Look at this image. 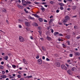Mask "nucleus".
<instances>
[{"mask_svg":"<svg viewBox=\"0 0 80 80\" xmlns=\"http://www.w3.org/2000/svg\"><path fill=\"white\" fill-rule=\"evenodd\" d=\"M19 39L20 42H25V39L23 38L22 36H20L19 37Z\"/></svg>","mask_w":80,"mask_h":80,"instance_id":"1","label":"nucleus"},{"mask_svg":"<svg viewBox=\"0 0 80 80\" xmlns=\"http://www.w3.org/2000/svg\"><path fill=\"white\" fill-rule=\"evenodd\" d=\"M61 68L62 70H67V68L64 64L61 65Z\"/></svg>","mask_w":80,"mask_h":80,"instance_id":"2","label":"nucleus"},{"mask_svg":"<svg viewBox=\"0 0 80 80\" xmlns=\"http://www.w3.org/2000/svg\"><path fill=\"white\" fill-rule=\"evenodd\" d=\"M38 62L39 64H42V61L41 59H39L38 60Z\"/></svg>","mask_w":80,"mask_h":80,"instance_id":"3","label":"nucleus"},{"mask_svg":"<svg viewBox=\"0 0 80 80\" xmlns=\"http://www.w3.org/2000/svg\"><path fill=\"white\" fill-rule=\"evenodd\" d=\"M25 25L27 27H30V23L28 22H25Z\"/></svg>","mask_w":80,"mask_h":80,"instance_id":"4","label":"nucleus"},{"mask_svg":"<svg viewBox=\"0 0 80 80\" xmlns=\"http://www.w3.org/2000/svg\"><path fill=\"white\" fill-rule=\"evenodd\" d=\"M47 40H48V41H51V40H52V38H51V37H49L48 36H47Z\"/></svg>","mask_w":80,"mask_h":80,"instance_id":"5","label":"nucleus"},{"mask_svg":"<svg viewBox=\"0 0 80 80\" xmlns=\"http://www.w3.org/2000/svg\"><path fill=\"white\" fill-rule=\"evenodd\" d=\"M66 20H70V17L68 16H67L65 17Z\"/></svg>","mask_w":80,"mask_h":80,"instance_id":"6","label":"nucleus"},{"mask_svg":"<svg viewBox=\"0 0 80 80\" xmlns=\"http://www.w3.org/2000/svg\"><path fill=\"white\" fill-rule=\"evenodd\" d=\"M67 72L69 75H72V72L71 70H68L67 71Z\"/></svg>","mask_w":80,"mask_h":80,"instance_id":"7","label":"nucleus"},{"mask_svg":"<svg viewBox=\"0 0 80 80\" xmlns=\"http://www.w3.org/2000/svg\"><path fill=\"white\" fill-rule=\"evenodd\" d=\"M72 70L74 72H76L77 71V68L75 67L72 68Z\"/></svg>","mask_w":80,"mask_h":80,"instance_id":"8","label":"nucleus"},{"mask_svg":"<svg viewBox=\"0 0 80 80\" xmlns=\"http://www.w3.org/2000/svg\"><path fill=\"white\" fill-rule=\"evenodd\" d=\"M75 55L77 56H80V52H76L75 53Z\"/></svg>","mask_w":80,"mask_h":80,"instance_id":"9","label":"nucleus"},{"mask_svg":"<svg viewBox=\"0 0 80 80\" xmlns=\"http://www.w3.org/2000/svg\"><path fill=\"white\" fill-rule=\"evenodd\" d=\"M53 21H55V19L53 18H52L51 19H50V21L49 22V23H51V22H53Z\"/></svg>","mask_w":80,"mask_h":80,"instance_id":"10","label":"nucleus"},{"mask_svg":"<svg viewBox=\"0 0 80 80\" xmlns=\"http://www.w3.org/2000/svg\"><path fill=\"white\" fill-rule=\"evenodd\" d=\"M4 58V59L5 60H8V56H6Z\"/></svg>","mask_w":80,"mask_h":80,"instance_id":"11","label":"nucleus"},{"mask_svg":"<svg viewBox=\"0 0 80 80\" xmlns=\"http://www.w3.org/2000/svg\"><path fill=\"white\" fill-rule=\"evenodd\" d=\"M41 7L42 8H41V10H42V12H45V8H43V7L42 6H41Z\"/></svg>","mask_w":80,"mask_h":80,"instance_id":"12","label":"nucleus"},{"mask_svg":"<svg viewBox=\"0 0 80 80\" xmlns=\"http://www.w3.org/2000/svg\"><path fill=\"white\" fill-rule=\"evenodd\" d=\"M56 65L57 67H60V63L59 62H57L56 63Z\"/></svg>","mask_w":80,"mask_h":80,"instance_id":"13","label":"nucleus"},{"mask_svg":"<svg viewBox=\"0 0 80 80\" xmlns=\"http://www.w3.org/2000/svg\"><path fill=\"white\" fill-rule=\"evenodd\" d=\"M1 77L3 78H7V76H6V75H2L1 76Z\"/></svg>","mask_w":80,"mask_h":80,"instance_id":"14","label":"nucleus"},{"mask_svg":"<svg viewBox=\"0 0 80 80\" xmlns=\"http://www.w3.org/2000/svg\"><path fill=\"white\" fill-rule=\"evenodd\" d=\"M33 25L34 26H35V27H37V26H38V24H37V23H35V22H34L33 23Z\"/></svg>","mask_w":80,"mask_h":80,"instance_id":"15","label":"nucleus"},{"mask_svg":"<svg viewBox=\"0 0 80 80\" xmlns=\"http://www.w3.org/2000/svg\"><path fill=\"white\" fill-rule=\"evenodd\" d=\"M39 20L41 22H43V19L42 18H39Z\"/></svg>","mask_w":80,"mask_h":80,"instance_id":"16","label":"nucleus"},{"mask_svg":"<svg viewBox=\"0 0 80 80\" xmlns=\"http://www.w3.org/2000/svg\"><path fill=\"white\" fill-rule=\"evenodd\" d=\"M58 34H59V32H55L54 34V35H55V36L57 35H58Z\"/></svg>","mask_w":80,"mask_h":80,"instance_id":"17","label":"nucleus"},{"mask_svg":"<svg viewBox=\"0 0 80 80\" xmlns=\"http://www.w3.org/2000/svg\"><path fill=\"white\" fill-rule=\"evenodd\" d=\"M59 5H60V6H62V7H63V6H64V4L59 3H58Z\"/></svg>","mask_w":80,"mask_h":80,"instance_id":"18","label":"nucleus"},{"mask_svg":"<svg viewBox=\"0 0 80 80\" xmlns=\"http://www.w3.org/2000/svg\"><path fill=\"white\" fill-rule=\"evenodd\" d=\"M76 9V6H72V10H75V9Z\"/></svg>","mask_w":80,"mask_h":80,"instance_id":"19","label":"nucleus"},{"mask_svg":"<svg viewBox=\"0 0 80 80\" xmlns=\"http://www.w3.org/2000/svg\"><path fill=\"white\" fill-rule=\"evenodd\" d=\"M66 37L68 39H70V36L69 35H68Z\"/></svg>","mask_w":80,"mask_h":80,"instance_id":"20","label":"nucleus"},{"mask_svg":"<svg viewBox=\"0 0 80 80\" xmlns=\"http://www.w3.org/2000/svg\"><path fill=\"white\" fill-rule=\"evenodd\" d=\"M18 7L20 8H23V7L22 6L18 5Z\"/></svg>","mask_w":80,"mask_h":80,"instance_id":"21","label":"nucleus"},{"mask_svg":"<svg viewBox=\"0 0 80 80\" xmlns=\"http://www.w3.org/2000/svg\"><path fill=\"white\" fill-rule=\"evenodd\" d=\"M3 68H4V67H3V66H0V69H3Z\"/></svg>","mask_w":80,"mask_h":80,"instance_id":"22","label":"nucleus"},{"mask_svg":"<svg viewBox=\"0 0 80 80\" xmlns=\"http://www.w3.org/2000/svg\"><path fill=\"white\" fill-rule=\"evenodd\" d=\"M60 9L61 10H64V8L62 6L60 7Z\"/></svg>","mask_w":80,"mask_h":80,"instance_id":"23","label":"nucleus"},{"mask_svg":"<svg viewBox=\"0 0 80 80\" xmlns=\"http://www.w3.org/2000/svg\"><path fill=\"white\" fill-rule=\"evenodd\" d=\"M42 49L43 50H44V51H45V47H42Z\"/></svg>","mask_w":80,"mask_h":80,"instance_id":"24","label":"nucleus"},{"mask_svg":"<svg viewBox=\"0 0 80 80\" xmlns=\"http://www.w3.org/2000/svg\"><path fill=\"white\" fill-rule=\"evenodd\" d=\"M12 66L13 68H16V66L15 65H12Z\"/></svg>","mask_w":80,"mask_h":80,"instance_id":"25","label":"nucleus"},{"mask_svg":"<svg viewBox=\"0 0 80 80\" xmlns=\"http://www.w3.org/2000/svg\"><path fill=\"white\" fill-rule=\"evenodd\" d=\"M50 3H51V4H52V5H53V4L54 3V2L52 1H50Z\"/></svg>","mask_w":80,"mask_h":80,"instance_id":"26","label":"nucleus"},{"mask_svg":"<svg viewBox=\"0 0 80 80\" xmlns=\"http://www.w3.org/2000/svg\"><path fill=\"white\" fill-rule=\"evenodd\" d=\"M38 30H42V27H38Z\"/></svg>","mask_w":80,"mask_h":80,"instance_id":"27","label":"nucleus"},{"mask_svg":"<svg viewBox=\"0 0 80 80\" xmlns=\"http://www.w3.org/2000/svg\"><path fill=\"white\" fill-rule=\"evenodd\" d=\"M22 3H26V2H25L24 0H22Z\"/></svg>","mask_w":80,"mask_h":80,"instance_id":"28","label":"nucleus"},{"mask_svg":"<svg viewBox=\"0 0 80 80\" xmlns=\"http://www.w3.org/2000/svg\"><path fill=\"white\" fill-rule=\"evenodd\" d=\"M34 17H37V18H39V16L37 15V14L34 15Z\"/></svg>","mask_w":80,"mask_h":80,"instance_id":"29","label":"nucleus"},{"mask_svg":"<svg viewBox=\"0 0 80 80\" xmlns=\"http://www.w3.org/2000/svg\"><path fill=\"white\" fill-rule=\"evenodd\" d=\"M26 30L28 31V32H29V31H30V28H29L28 27L26 28Z\"/></svg>","mask_w":80,"mask_h":80,"instance_id":"30","label":"nucleus"},{"mask_svg":"<svg viewBox=\"0 0 80 80\" xmlns=\"http://www.w3.org/2000/svg\"><path fill=\"white\" fill-rule=\"evenodd\" d=\"M30 19H32V20H35V18H34L32 17H30Z\"/></svg>","mask_w":80,"mask_h":80,"instance_id":"31","label":"nucleus"},{"mask_svg":"<svg viewBox=\"0 0 80 80\" xmlns=\"http://www.w3.org/2000/svg\"><path fill=\"white\" fill-rule=\"evenodd\" d=\"M62 45L63 46V48H65L66 47V46L64 44H62Z\"/></svg>","mask_w":80,"mask_h":80,"instance_id":"32","label":"nucleus"},{"mask_svg":"<svg viewBox=\"0 0 80 80\" xmlns=\"http://www.w3.org/2000/svg\"><path fill=\"white\" fill-rule=\"evenodd\" d=\"M29 3V4H31L32 3V2H26L27 4H28Z\"/></svg>","mask_w":80,"mask_h":80,"instance_id":"33","label":"nucleus"},{"mask_svg":"<svg viewBox=\"0 0 80 80\" xmlns=\"http://www.w3.org/2000/svg\"><path fill=\"white\" fill-rule=\"evenodd\" d=\"M50 28H51V26H50L48 28V30H49V31H50Z\"/></svg>","mask_w":80,"mask_h":80,"instance_id":"34","label":"nucleus"},{"mask_svg":"<svg viewBox=\"0 0 80 80\" xmlns=\"http://www.w3.org/2000/svg\"><path fill=\"white\" fill-rule=\"evenodd\" d=\"M69 57H73V54H70L69 55Z\"/></svg>","mask_w":80,"mask_h":80,"instance_id":"35","label":"nucleus"},{"mask_svg":"<svg viewBox=\"0 0 80 80\" xmlns=\"http://www.w3.org/2000/svg\"><path fill=\"white\" fill-rule=\"evenodd\" d=\"M59 12H60V10H59L58 9H57L56 11V13H59Z\"/></svg>","mask_w":80,"mask_h":80,"instance_id":"36","label":"nucleus"},{"mask_svg":"<svg viewBox=\"0 0 80 80\" xmlns=\"http://www.w3.org/2000/svg\"><path fill=\"white\" fill-rule=\"evenodd\" d=\"M64 24L65 25L66 27H68V25H70V24H67L66 23H64Z\"/></svg>","mask_w":80,"mask_h":80,"instance_id":"37","label":"nucleus"},{"mask_svg":"<svg viewBox=\"0 0 80 80\" xmlns=\"http://www.w3.org/2000/svg\"><path fill=\"white\" fill-rule=\"evenodd\" d=\"M30 39H31V40H33V37L32 36H30Z\"/></svg>","mask_w":80,"mask_h":80,"instance_id":"38","label":"nucleus"},{"mask_svg":"<svg viewBox=\"0 0 80 80\" xmlns=\"http://www.w3.org/2000/svg\"><path fill=\"white\" fill-rule=\"evenodd\" d=\"M66 65L67 67H68V68H69L70 66L68 64H66Z\"/></svg>","mask_w":80,"mask_h":80,"instance_id":"39","label":"nucleus"},{"mask_svg":"<svg viewBox=\"0 0 80 80\" xmlns=\"http://www.w3.org/2000/svg\"><path fill=\"white\" fill-rule=\"evenodd\" d=\"M58 41H59V42H60V41H63V40H62V39H60V38L58 39Z\"/></svg>","mask_w":80,"mask_h":80,"instance_id":"40","label":"nucleus"},{"mask_svg":"<svg viewBox=\"0 0 80 80\" xmlns=\"http://www.w3.org/2000/svg\"><path fill=\"white\" fill-rule=\"evenodd\" d=\"M67 22V20H66V19L63 21V23H66Z\"/></svg>","mask_w":80,"mask_h":80,"instance_id":"41","label":"nucleus"},{"mask_svg":"<svg viewBox=\"0 0 80 80\" xmlns=\"http://www.w3.org/2000/svg\"><path fill=\"white\" fill-rule=\"evenodd\" d=\"M18 77L19 78H21V75H18Z\"/></svg>","mask_w":80,"mask_h":80,"instance_id":"42","label":"nucleus"},{"mask_svg":"<svg viewBox=\"0 0 80 80\" xmlns=\"http://www.w3.org/2000/svg\"><path fill=\"white\" fill-rule=\"evenodd\" d=\"M1 65H3L4 64V62L3 61L1 63Z\"/></svg>","mask_w":80,"mask_h":80,"instance_id":"43","label":"nucleus"},{"mask_svg":"<svg viewBox=\"0 0 80 80\" xmlns=\"http://www.w3.org/2000/svg\"><path fill=\"white\" fill-rule=\"evenodd\" d=\"M18 27H19L20 28H22V26L20 25H18Z\"/></svg>","mask_w":80,"mask_h":80,"instance_id":"44","label":"nucleus"},{"mask_svg":"<svg viewBox=\"0 0 80 80\" xmlns=\"http://www.w3.org/2000/svg\"><path fill=\"white\" fill-rule=\"evenodd\" d=\"M35 4H36V5H38L39 4V2H34Z\"/></svg>","mask_w":80,"mask_h":80,"instance_id":"45","label":"nucleus"},{"mask_svg":"<svg viewBox=\"0 0 80 80\" xmlns=\"http://www.w3.org/2000/svg\"><path fill=\"white\" fill-rule=\"evenodd\" d=\"M42 4H43V5H46L47 4V2H42Z\"/></svg>","mask_w":80,"mask_h":80,"instance_id":"46","label":"nucleus"},{"mask_svg":"<svg viewBox=\"0 0 80 80\" xmlns=\"http://www.w3.org/2000/svg\"><path fill=\"white\" fill-rule=\"evenodd\" d=\"M36 58L37 59H38V58H39V56H37V57H36Z\"/></svg>","mask_w":80,"mask_h":80,"instance_id":"47","label":"nucleus"},{"mask_svg":"<svg viewBox=\"0 0 80 80\" xmlns=\"http://www.w3.org/2000/svg\"><path fill=\"white\" fill-rule=\"evenodd\" d=\"M67 43H68V45H70V42H69V41H67Z\"/></svg>","mask_w":80,"mask_h":80,"instance_id":"48","label":"nucleus"},{"mask_svg":"<svg viewBox=\"0 0 80 80\" xmlns=\"http://www.w3.org/2000/svg\"><path fill=\"white\" fill-rule=\"evenodd\" d=\"M42 59L43 60H45V56H43L42 57Z\"/></svg>","mask_w":80,"mask_h":80,"instance_id":"49","label":"nucleus"},{"mask_svg":"<svg viewBox=\"0 0 80 80\" xmlns=\"http://www.w3.org/2000/svg\"><path fill=\"white\" fill-rule=\"evenodd\" d=\"M51 32L52 33H53V32H54V31L53 30V29H51Z\"/></svg>","mask_w":80,"mask_h":80,"instance_id":"50","label":"nucleus"},{"mask_svg":"<svg viewBox=\"0 0 80 80\" xmlns=\"http://www.w3.org/2000/svg\"><path fill=\"white\" fill-rule=\"evenodd\" d=\"M46 60H47V61H50V59H48V58H47Z\"/></svg>","mask_w":80,"mask_h":80,"instance_id":"51","label":"nucleus"},{"mask_svg":"<svg viewBox=\"0 0 80 80\" xmlns=\"http://www.w3.org/2000/svg\"><path fill=\"white\" fill-rule=\"evenodd\" d=\"M74 28H75V29H77V26H75L74 27Z\"/></svg>","mask_w":80,"mask_h":80,"instance_id":"52","label":"nucleus"},{"mask_svg":"<svg viewBox=\"0 0 80 80\" xmlns=\"http://www.w3.org/2000/svg\"><path fill=\"white\" fill-rule=\"evenodd\" d=\"M5 72L4 71H2V73L3 75V74H5Z\"/></svg>","mask_w":80,"mask_h":80,"instance_id":"53","label":"nucleus"},{"mask_svg":"<svg viewBox=\"0 0 80 80\" xmlns=\"http://www.w3.org/2000/svg\"><path fill=\"white\" fill-rule=\"evenodd\" d=\"M3 11L4 12H7V10H6L5 9H4V10H3Z\"/></svg>","mask_w":80,"mask_h":80,"instance_id":"54","label":"nucleus"},{"mask_svg":"<svg viewBox=\"0 0 80 80\" xmlns=\"http://www.w3.org/2000/svg\"><path fill=\"white\" fill-rule=\"evenodd\" d=\"M22 72V71H19L18 72V73L19 74H21V73H22V72Z\"/></svg>","mask_w":80,"mask_h":80,"instance_id":"55","label":"nucleus"},{"mask_svg":"<svg viewBox=\"0 0 80 80\" xmlns=\"http://www.w3.org/2000/svg\"><path fill=\"white\" fill-rule=\"evenodd\" d=\"M67 62L68 63H69V62H70V60H68L67 61Z\"/></svg>","mask_w":80,"mask_h":80,"instance_id":"56","label":"nucleus"},{"mask_svg":"<svg viewBox=\"0 0 80 80\" xmlns=\"http://www.w3.org/2000/svg\"><path fill=\"white\" fill-rule=\"evenodd\" d=\"M39 33H40V34H42V31H38Z\"/></svg>","mask_w":80,"mask_h":80,"instance_id":"57","label":"nucleus"},{"mask_svg":"<svg viewBox=\"0 0 80 80\" xmlns=\"http://www.w3.org/2000/svg\"><path fill=\"white\" fill-rule=\"evenodd\" d=\"M14 78V77L13 76H12L10 77V78H11V79H12V78Z\"/></svg>","mask_w":80,"mask_h":80,"instance_id":"58","label":"nucleus"},{"mask_svg":"<svg viewBox=\"0 0 80 80\" xmlns=\"http://www.w3.org/2000/svg\"><path fill=\"white\" fill-rule=\"evenodd\" d=\"M77 17V15H76V16L72 17L73 18H76Z\"/></svg>","mask_w":80,"mask_h":80,"instance_id":"59","label":"nucleus"},{"mask_svg":"<svg viewBox=\"0 0 80 80\" xmlns=\"http://www.w3.org/2000/svg\"><path fill=\"white\" fill-rule=\"evenodd\" d=\"M54 55H55V57H58V55L57 54H55Z\"/></svg>","mask_w":80,"mask_h":80,"instance_id":"60","label":"nucleus"},{"mask_svg":"<svg viewBox=\"0 0 80 80\" xmlns=\"http://www.w3.org/2000/svg\"><path fill=\"white\" fill-rule=\"evenodd\" d=\"M59 36H61L62 37V36H63V34H59Z\"/></svg>","mask_w":80,"mask_h":80,"instance_id":"61","label":"nucleus"},{"mask_svg":"<svg viewBox=\"0 0 80 80\" xmlns=\"http://www.w3.org/2000/svg\"><path fill=\"white\" fill-rule=\"evenodd\" d=\"M77 77L78 78H79V79H80V76H77Z\"/></svg>","mask_w":80,"mask_h":80,"instance_id":"62","label":"nucleus"},{"mask_svg":"<svg viewBox=\"0 0 80 80\" xmlns=\"http://www.w3.org/2000/svg\"><path fill=\"white\" fill-rule=\"evenodd\" d=\"M53 16H51L50 17V18H53Z\"/></svg>","mask_w":80,"mask_h":80,"instance_id":"63","label":"nucleus"},{"mask_svg":"<svg viewBox=\"0 0 80 80\" xmlns=\"http://www.w3.org/2000/svg\"><path fill=\"white\" fill-rule=\"evenodd\" d=\"M24 80V78H21L20 79V80Z\"/></svg>","mask_w":80,"mask_h":80,"instance_id":"64","label":"nucleus"}]
</instances>
